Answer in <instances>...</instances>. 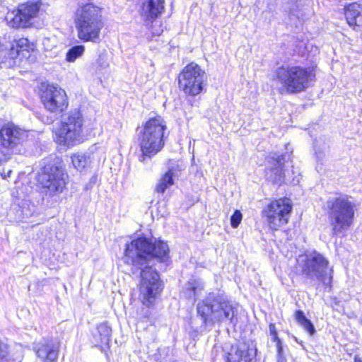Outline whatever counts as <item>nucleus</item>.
<instances>
[{
    "instance_id": "f257e3e1",
    "label": "nucleus",
    "mask_w": 362,
    "mask_h": 362,
    "mask_svg": "<svg viewBox=\"0 0 362 362\" xmlns=\"http://www.w3.org/2000/svg\"><path fill=\"white\" fill-rule=\"evenodd\" d=\"M169 248L163 240L139 237L126 244L124 262L141 268L140 295L142 303L152 305L163 288L158 274L153 269L151 262H165Z\"/></svg>"
},
{
    "instance_id": "f03ea898",
    "label": "nucleus",
    "mask_w": 362,
    "mask_h": 362,
    "mask_svg": "<svg viewBox=\"0 0 362 362\" xmlns=\"http://www.w3.org/2000/svg\"><path fill=\"white\" fill-rule=\"evenodd\" d=\"M81 4L75 13L78 37L83 42H98L104 26L101 8L92 3Z\"/></svg>"
},
{
    "instance_id": "7ed1b4c3",
    "label": "nucleus",
    "mask_w": 362,
    "mask_h": 362,
    "mask_svg": "<svg viewBox=\"0 0 362 362\" xmlns=\"http://www.w3.org/2000/svg\"><path fill=\"white\" fill-rule=\"evenodd\" d=\"M276 80L281 85L280 92L296 94L305 91L315 78L313 69L300 65H282L275 72Z\"/></svg>"
},
{
    "instance_id": "20e7f679",
    "label": "nucleus",
    "mask_w": 362,
    "mask_h": 362,
    "mask_svg": "<svg viewBox=\"0 0 362 362\" xmlns=\"http://www.w3.org/2000/svg\"><path fill=\"white\" fill-rule=\"evenodd\" d=\"M197 310L198 315L202 317L205 324L208 320L212 322L228 321L234 326L238 323L235 306L219 295L210 293L204 300L197 304Z\"/></svg>"
},
{
    "instance_id": "39448f33",
    "label": "nucleus",
    "mask_w": 362,
    "mask_h": 362,
    "mask_svg": "<svg viewBox=\"0 0 362 362\" xmlns=\"http://www.w3.org/2000/svg\"><path fill=\"white\" fill-rule=\"evenodd\" d=\"M328 219L333 235L347 230L354 222L355 204L347 195L331 197L326 202Z\"/></svg>"
},
{
    "instance_id": "423d86ee",
    "label": "nucleus",
    "mask_w": 362,
    "mask_h": 362,
    "mask_svg": "<svg viewBox=\"0 0 362 362\" xmlns=\"http://www.w3.org/2000/svg\"><path fill=\"white\" fill-rule=\"evenodd\" d=\"M166 124L160 116L150 118L140 132L139 146L144 156L151 157L164 146Z\"/></svg>"
},
{
    "instance_id": "0eeeda50",
    "label": "nucleus",
    "mask_w": 362,
    "mask_h": 362,
    "mask_svg": "<svg viewBox=\"0 0 362 362\" xmlns=\"http://www.w3.org/2000/svg\"><path fill=\"white\" fill-rule=\"evenodd\" d=\"M83 119L78 110H74L64 115L61 127L57 132V141L67 146L81 142L83 138Z\"/></svg>"
},
{
    "instance_id": "6e6552de",
    "label": "nucleus",
    "mask_w": 362,
    "mask_h": 362,
    "mask_svg": "<svg viewBox=\"0 0 362 362\" xmlns=\"http://www.w3.org/2000/svg\"><path fill=\"white\" fill-rule=\"evenodd\" d=\"M302 272L308 279H317L324 284H329L332 276L328 274V261L320 253L313 252L306 255L303 260Z\"/></svg>"
},
{
    "instance_id": "1a4fd4ad",
    "label": "nucleus",
    "mask_w": 362,
    "mask_h": 362,
    "mask_svg": "<svg viewBox=\"0 0 362 362\" xmlns=\"http://www.w3.org/2000/svg\"><path fill=\"white\" fill-rule=\"evenodd\" d=\"M67 175L63 169L55 165H47L40 175L39 181L46 193L53 196L63 192Z\"/></svg>"
},
{
    "instance_id": "9d476101",
    "label": "nucleus",
    "mask_w": 362,
    "mask_h": 362,
    "mask_svg": "<svg viewBox=\"0 0 362 362\" xmlns=\"http://www.w3.org/2000/svg\"><path fill=\"white\" fill-rule=\"evenodd\" d=\"M292 211V203L288 199H279L272 202L264 209L267 221L272 230L288 223Z\"/></svg>"
},
{
    "instance_id": "9b49d317",
    "label": "nucleus",
    "mask_w": 362,
    "mask_h": 362,
    "mask_svg": "<svg viewBox=\"0 0 362 362\" xmlns=\"http://www.w3.org/2000/svg\"><path fill=\"white\" fill-rule=\"evenodd\" d=\"M40 98L45 108L51 112H62L68 106L65 90L57 86L42 84Z\"/></svg>"
},
{
    "instance_id": "f8f14e48",
    "label": "nucleus",
    "mask_w": 362,
    "mask_h": 362,
    "mask_svg": "<svg viewBox=\"0 0 362 362\" xmlns=\"http://www.w3.org/2000/svg\"><path fill=\"white\" fill-rule=\"evenodd\" d=\"M39 11L37 4H23L18 10L8 12L6 16L8 24L13 28H26Z\"/></svg>"
},
{
    "instance_id": "ddd939ff",
    "label": "nucleus",
    "mask_w": 362,
    "mask_h": 362,
    "mask_svg": "<svg viewBox=\"0 0 362 362\" xmlns=\"http://www.w3.org/2000/svg\"><path fill=\"white\" fill-rule=\"evenodd\" d=\"M27 136V132L13 123L5 124L0 129L1 145L8 149L22 144Z\"/></svg>"
},
{
    "instance_id": "4468645a",
    "label": "nucleus",
    "mask_w": 362,
    "mask_h": 362,
    "mask_svg": "<svg viewBox=\"0 0 362 362\" xmlns=\"http://www.w3.org/2000/svg\"><path fill=\"white\" fill-rule=\"evenodd\" d=\"M33 349L41 362H57L59 346L52 340L44 339L37 343Z\"/></svg>"
},
{
    "instance_id": "2eb2a0df",
    "label": "nucleus",
    "mask_w": 362,
    "mask_h": 362,
    "mask_svg": "<svg viewBox=\"0 0 362 362\" xmlns=\"http://www.w3.org/2000/svg\"><path fill=\"white\" fill-rule=\"evenodd\" d=\"M271 166L266 170L267 180L274 184L280 185L284 180L283 167L284 165V157L283 155L274 154L269 158Z\"/></svg>"
},
{
    "instance_id": "dca6fc26",
    "label": "nucleus",
    "mask_w": 362,
    "mask_h": 362,
    "mask_svg": "<svg viewBox=\"0 0 362 362\" xmlns=\"http://www.w3.org/2000/svg\"><path fill=\"white\" fill-rule=\"evenodd\" d=\"M164 0H144L141 13L147 19H155L164 9Z\"/></svg>"
},
{
    "instance_id": "f3484780",
    "label": "nucleus",
    "mask_w": 362,
    "mask_h": 362,
    "mask_svg": "<svg viewBox=\"0 0 362 362\" xmlns=\"http://www.w3.org/2000/svg\"><path fill=\"white\" fill-rule=\"evenodd\" d=\"M362 7L359 4L352 3L345 8V17L350 26L362 25Z\"/></svg>"
},
{
    "instance_id": "a211bd4d",
    "label": "nucleus",
    "mask_w": 362,
    "mask_h": 362,
    "mask_svg": "<svg viewBox=\"0 0 362 362\" xmlns=\"http://www.w3.org/2000/svg\"><path fill=\"white\" fill-rule=\"evenodd\" d=\"M184 80H194L195 82L206 81V76L205 71L194 63H191L182 69Z\"/></svg>"
},
{
    "instance_id": "6ab92c4d",
    "label": "nucleus",
    "mask_w": 362,
    "mask_h": 362,
    "mask_svg": "<svg viewBox=\"0 0 362 362\" xmlns=\"http://www.w3.org/2000/svg\"><path fill=\"white\" fill-rule=\"evenodd\" d=\"M250 361L248 350L245 345L233 346L226 356L227 362H250Z\"/></svg>"
},
{
    "instance_id": "aec40b11",
    "label": "nucleus",
    "mask_w": 362,
    "mask_h": 362,
    "mask_svg": "<svg viewBox=\"0 0 362 362\" xmlns=\"http://www.w3.org/2000/svg\"><path fill=\"white\" fill-rule=\"evenodd\" d=\"M112 335V329L107 322H103L97 327L94 339L97 345H108Z\"/></svg>"
},
{
    "instance_id": "412c9836",
    "label": "nucleus",
    "mask_w": 362,
    "mask_h": 362,
    "mask_svg": "<svg viewBox=\"0 0 362 362\" xmlns=\"http://www.w3.org/2000/svg\"><path fill=\"white\" fill-rule=\"evenodd\" d=\"M176 176V170L173 168H170L164 175L160 178L158 183L156 190L157 192L163 193L165 189L173 185L174 177Z\"/></svg>"
},
{
    "instance_id": "4be33fe9",
    "label": "nucleus",
    "mask_w": 362,
    "mask_h": 362,
    "mask_svg": "<svg viewBox=\"0 0 362 362\" xmlns=\"http://www.w3.org/2000/svg\"><path fill=\"white\" fill-rule=\"evenodd\" d=\"M204 289L203 283L197 279H191L187 284L185 294L187 298L192 301L195 300L196 296H199L200 292Z\"/></svg>"
},
{
    "instance_id": "5701e85b",
    "label": "nucleus",
    "mask_w": 362,
    "mask_h": 362,
    "mask_svg": "<svg viewBox=\"0 0 362 362\" xmlns=\"http://www.w3.org/2000/svg\"><path fill=\"white\" fill-rule=\"evenodd\" d=\"M295 320L310 335L315 333V329L313 323L308 320L302 310H296L294 315Z\"/></svg>"
},
{
    "instance_id": "b1692460",
    "label": "nucleus",
    "mask_w": 362,
    "mask_h": 362,
    "mask_svg": "<svg viewBox=\"0 0 362 362\" xmlns=\"http://www.w3.org/2000/svg\"><path fill=\"white\" fill-rule=\"evenodd\" d=\"M205 81L195 82L194 80H185L183 90L187 95L195 96L203 90Z\"/></svg>"
},
{
    "instance_id": "393cba45",
    "label": "nucleus",
    "mask_w": 362,
    "mask_h": 362,
    "mask_svg": "<svg viewBox=\"0 0 362 362\" xmlns=\"http://www.w3.org/2000/svg\"><path fill=\"white\" fill-rule=\"evenodd\" d=\"M71 162L74 168L82 170L90 164L91 158L87 153H76L71 156Z\"/></svg>"
},
{
    "instance_id": "a878e982",
    "label": "nucleus",
    "mask_w": 362,
    "mask_h": 362,
    "mask_svg": "<svg viewBox=\"0 0 362 362\" xmlns=\"http://www.w3.org/2000/svg\"><path fill=\"white\" fill-rule=\"evenodd\" d=\"M83 45H76L70 48L66 54V60L69 62H74L77 58L80 57L84 52Z\"/></svg>"
},
{
    "instance_id": "bb28decb",
    "label": "nucleus",
    "mask_w": 362,
    "mask_h": 362,
    "mask_svg": "<svg viewBox=\"0 0 362 362\" xmlns=\"http://www.w3.org/2000/svg\"><path fill=\"white\" fill-rule=\"evenodd\" d=\"M109 66L107 55L105 53L99 54L98 58L95 64L92 65V68L95 71H101L106 69Z\"/></svg>"
},
{
    "instance_id": "cd10ccee",
    "label": "nucleus",
    "mask_w": 362,
    "mask_h": 362,
    "mask_svg": "<svg viewBox=\"0 0 362 362\" xmlns=\"http://www.w3.org/2000/svg\"><path fill=\"white\" fill-rule=\"evenodd\" d=\"M57 39L55 37H44L42 39V45L45 50H52L57 45Z\"/></svg>"
},
{
    "instance_id": "c85d7f7f",
    "label": "nucleus",
    "mask_w": 362,
    "mask_h": 362,
    "mask_svg": "<svg viewBox=\"0 0 362 362\" xmlns=\"http://www.w3.org/2000/svg\"><path fill=\"white\" fill-rule=\"evenodd\" d=\"M242 214L239 210H235L230 217V225L233 228H236L242 221Z\"/></svg>"
},
{
    "instance_id": "c756f323",
    "label": "nucleus",
    "mask_w": 362,
    "mask_h": 362,
    "mask_svg": "<svg viewBox=\"0 0 362 362\" xmlns=\"http://www.w3.org/2000/svg\"><path fill=\"white\" fill-rule=\"evenodd\" d=\"M8 354L7 345L0 341V362H11Z\"/></svg>"
},
{
    "instance_id": "7c9ffc66",
    "label": "nucleus",
    "mask_w": 362,
    "mask_h": 362,
    "mask_svg": "<svg viewBox=\"0 0 362 362\" xmlns=\"http://www.w3.org/2000/svg\"><path fill=\"white\" fill-rule=\"evenodd\" d=\"M276 342L277 355L284 354L282 343L278 336L275 334V340Z\"/></svg>"
},
{
    "instance_id": "2f4dec72",
    "label": "nucleus",
    "mask_w": 362,
    "mask_h": 362,
    "mask_svg": "<svg viewBox=\"0 0 362 362\" xmlns=\"http://www.w3.org/2000/svg\"><path fill=\"white\" fill-rule=\"evenodd\" d=\"M8 160V157L6 153H4L1 150H0V165L3 163H6Z\"/></svg>"
},
{
    "instance_id": "473e14b6",
    "label": "nucleus",
    "mask_w": 362,
    "mask_h": 362,
    "mask_svg": "<svg viewBox=\"0 0 362 362\" xmlns=\"http://www.w3.org/2000/svg\"><path fill=\"white\" fill-rule=\"evenodd\" d=\"M269 331L272 335L274 337V340H275V334L277 335L276 331L275 329V326L274 325H269Z\"/></svg>"
},
{
    "instance_id": "72a5a7b5",
    "label": "nucleus",
    "mask_w": 362,
    "mask_h": 362,
    "mask_svg": "<svg viewBox=\"0 0 362 362\" xmlns=\"http://www.w3.org/2000/svg\"><path fill=\"white\" fill-rule=\"evenodd\" d=\"M277 362H286L284 354L277 355Z\"/></svg>"
},
{
    "instance_id": "f704fd0d",
    "label": "nucleus",
    "mask_w": 362,
    "mask_h": 362,
    "mask_svg": "<svg viewBox=\"0 0 362 362\" xmlns=\"http://www.w3.org/2000/svg\"><path fill=\"white\" fill-rule=\"evenodd\" d=\"M11 170H8L7 172L4 171L1 173L3 178L9 177L11 176Z\"/></svg>"
},
{
    "instance_id": "c9c22d12",
    "label": "nucleus",
    "mask_w": 362,
    "mask_h": 362,
    "mask_svg": "<svg viewBox=\"0 0 362 362\" xmlns=\"http://www.w3.org/2000/svg\"><path fill=\"white\" fill-rule=\"evenodd\" d=\"M314 148H315V153H316V154H317V158L318 159H321V158H322V153H321L320 152V153H317V149H316V148H317L316 144H315V145H314Z\"/></svg>"
},
{
    "instance_id": "e433bc0d",
    "label": "nucleus",
    "mask_w": 362,
    "mask_h": 362,
    "mask_svg": "<svg viewBox=\"0 0 362 362\" xmlns=\"http://www.w3.org/2000/svg\"><path fill=\"white\" fill-rule=\"evenodd\" d=\"M177 83L180 86L181 85V73H180L177 76Z\"/></svg>"
},
{
    "instance_id": "4c0bfd02",
    "label": "nucleus",
    "mask_w": 362,
    "mask_h": 362,
    "mask_svg": "<svg viewBox=\"0 0 362 362\" xmlns=\"http://www.w3.org/2000/svg\"><path fill=\"white\" fill-rule=\"evenodd\" d=\"M4 46L0 43V56L2 55Z\"/></svg>"
},
{
    "instance_id": "58836bf2",
    "label": "nucleus",
    "mask_w": 362,
    "mask_h": 362,
    "mask_svg": "<svg viewBox=\"0 0 362 362\" xmlns=\"http://www.w3.org/2000/svg\"><path fill=\"white\" fill-rule=\"evenodd\" d=\"M354 362H361V358L356 356L354 358Z\"/></svg>"
},
{
    "instance_id": "ea45409f",
    "label": "nucleus",
    "mask_w": 362,
    "mask_h": 362,
    "mask_svg": "<svg viewBox=\"0 0 362 362\" xmlns=\"http://www.w3.org/2000/svg\"><path fill=\"white\" fill-rule=\"evenodd\" d=\"M4 55V57H6V54H4V52L2 53V56ZM1 57V55L0 56V57Z\"/></svg>"
}]
</instances>
